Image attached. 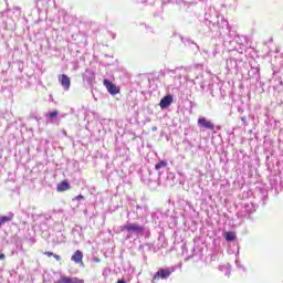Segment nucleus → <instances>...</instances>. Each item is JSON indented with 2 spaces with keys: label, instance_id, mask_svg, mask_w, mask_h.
Listing matches in <instances>:
<instances>
[{
  "label": "nucleus",
  "instance_id": "1",
  "mask_svg": "<svg viewBox=\"0 0 283 283\" xmlns=\"http://www.w3.org/2000/svg\"><path fill=\"white\" fill-rule=\"evenodd\" d=\"M205 22L208 28H216L217 25L220 34H222V32H231L229 21L224 19V15L216 11V9H210L209 12H206Z\"/></svg>",
  "mask_w": 283,
  "mask_h": 283
},
{
  "label": "nucleus",
  "instance_id": "2",
  "mask_svg": "<svg viewBox=\"0 0 283 283\" xmlns=\"http://www.w3.org/2000/svg\"><path fill=\"white\" fill-rule=\"evenodd\" d=\"M175 74L179 75L178 78H185L193 83V85H198L199 78H202V65L197 64L195 66L177 67Z\"/></svg>",
  "mask_w": 283,
  "mask_h": 283
},
{
  "label": "nucleus",
  "instance_id": "3",
  "mask_svg": "<svg viewBox=\"0 0 283 283\" xmlns=\"http://www.w3.org/2000/svg\"><path fill=\"white\" fill-rule=\"evenodd\" d=\"M247 43V36L238 35L235 31H224L223 32V45L228 50H235V44L244 45Z\"/></svg>",
  "mask_w": 283,
  "mask_h": 283
},
{
  "label": "nucleus",
  "instance_id": "4",
  "mask_svg": "<svg viewBox=\"0 0 283 283\" xmlns=\"http://www.w3.org/2000/svg\"><path fill=\"white\" fill-rule=\"evenodd\" d=\"M120 231L127 233L126 240L129 238H140V235H145L147 228L145 224H140L138 222H126L124 226H120Z\"/></svg>",
  "mask_w": 283,
  "mask_h": 283
},
{
  "label": "nucleus",
  "instance_id": "5",
  "mask_svg": "<svg viewBox=\"0 0 283 283\" xmlns=\"http://www.w3.org/2000/svg\"><path fill=\"white\" fill-rule=\"evenodd\" d=\"M255 213V205L245 202L241 205V209L237 212L239 224H242L244 220H251V214Z\"/></svg>",
  "mask_w": 283,
  "mask_h": 283
},
{
  "label": "nucleus",
  "instance_id": "6",
  "mask_svg": "<svg viewBox=\"0 0 283 283\" xmlns=\"http://www.w3.org/2000/svg\"><path fill=\"white\" fill-rule=\"evenodd\" d=\"M172 273H176V268H160L153 276L151 283L160 282V280H167L171 277Z\"/></svg>",
  "mask_w": 283,
  "mask_h": 283
},
{
  "label": "nucleus",
  "instance_id": "7",
  "mask_svg": "<svg viewBox=\"0 0 283 283\" xmlns=\"http://www.w3.org/2000/svg\"><path fill=\"white\" fill-rule=\"evenodd\" d=\"M197 125L199 128L201 129H209L210 132H220V129H222L221 126H216V124H213V122L207 119V117H199Z\"/></svg>",
  "mask_w": 283,
  "mask_h": 283
},
{
  "label": "nucleus",
  "instance_id": "8",
  "mask_svg": "<svg viewBox=\"0 0 283 283\" xmlns=\"http://www.w3.org/2000/svg\"><path fill=\"white\" fill-rule=\"evenodd\" d=\"M57 81L64 92H70V87H72V80L66 74H61L57 76Z\"/></svg>",
  "mask_w": 283,
  "mask_h": 283
},
{
  "label": "nucleus",
  "instance_id": "9",
  "mask_svg": "<svg viewBox=\"0 0 283 283\" xmlns=\"http://www.w3.org/2000/svg\"><path fill=\"white\" fill-rule=\"evenodd\" d=\"M181 41L186 48H189L193 54H197L199 52L200 48L198 44H196L193 41H191L189 38H181Z\"/></svg>",
  "mask_w": 283,
  "mask_h": 283
},
{
  "label": "nucleus",
  "instance_id": "10",
  "mask_svg": "<svg viewBox=\"0 0 283 283\" xmlns=\"http://www.w3.org/2000/svg\"><path fill=\"white\" fill-rule=\"evenodd\" d=\"M83 81H86L88 85H92V83L96 81V73H94V71H92L91 69H86L83 74Z\"/></svg>",
  "mask_w": 283,
  "mask_h": 283
},
{
  "label": "nucleus",
  "instance_id": "11",
  "mask_svg": "<svg viewBox=\"0 0 283 283\" xmlns=\"http://www.w3.org/2000/svg\"><path fill=\"white\" fill-rule=\"evenodd\" d=\"M171 103H174V95L168 94L160 99L159 106L161 109H167V107H169Z\"/></svg>",
  "mask_w": 283,
  "mask_h": 283
},
{
  "label": "nucleus",
  "instance_id": "12",
  "mask_svg": "<svg viewBox=\"0 0 283 283\" xmlns=\"http://www.w3.org/2000/svg\"><path fill=\"white\" fill-rule=\"evenodd\" d=\"M104 86L106 87L107 92L112 94V96H116V94L120 92L118 88H116L115 84L107 78L104 80Z\"/></svg>",
  "mask_w": 283,
  "mask_h": 283
},
{
  "label": "nucleus",
  "instance_id": "13",
  "mask_svg": "<svg viewBox=\"0 0 283 283\" xmlns=\"http://www.w3.org/2000/svg\"><path fill=\"white\" fill-rule=\"evenodd\" d=\"M57 283H85L83 279L62 276Z\"/></svg>",
  "mask_w": 283,
  "mask_h": 283
},
{
  "label": "nucleus",
  "instance_id": "14",
  "mask_svg": "<svg viewBox=\"0 0 283 283\" xmlns=\"http://www.w3.org/2000/svg\"><path fill=\"white\" fill-rule=\"evenodd\" d=\"M71 261L75 264H83V252H81V250L75 251L71 256Z\"/></svg>",
  "mask_w": 283,
  "mask_h": 283
},
{
  "label": "nucleus",
  "instance_id": "15",
  "mask_svg": "<svg viewBox=\"0 0 283 283\" xmlns=\"http://www.w3.org/2000/svg\"><path fill=\"white\" fill-rule=\"evenodd\" d=\"M14 214L10 212L8 216L0 217V228L8 222H12Z\"/></svg>",
  "mask_w": 283,
  "mask_h": 283
},
{
  "label": "nucleus",
  "instance_id": "16",
  "mask_svg": "<svg viewBox=\"0 0 283 283\" xmlns=\"http://www.w3.org/2000/svg\"><path fill=\"white\" fill-rule=\"evenodd\" d=\"M219 270L224 271V275H227V277L231 275V265L229 263H227L226 265H220Z\"/></svg>",
  "mask_w": 283,
  "mask_h": 283
},
{
  "label": "nucleus",
  "instance_id": "17",
  "mask_svg": "<svg viewBox=\"0 0 283 283\" xmlns=\"http://www.w3.org/2000/svg\"><path fill=\"white\" fill-rule=\"evenodd\" d=\"M67 189H70V182L65 180L57 185V191H67Z\"/></svg>",
  "mask_w": 283,
  "mask_h": 283
},
{
  "label": "nucleus",
  "instance_id": "18",
  "mask_svg": "<svg viewBox=\"0 0 283 283\" xmlns=\"http://www.w3.org/2000/svg\"><path fill=\"white\" fill-rule=\"evenodd\" d=\"M167 165V160H160L155 165V169L156 171H160V169H165Z\"/></svg>",
  "mask_w": 283,
  "mask_h": 283
},
{
  "label": "nucleus",
  "instance_id": "19",
  "mask_svg": "<svg viewBox=\"0 0 283 283\" xmlns=\"http://www.w3.org/2000/svg\"><path fill=\"white\" fill-rule=\"evenodd\" d=\"M224 239L227 240V242H233V240H235V233H233V232H226Z\"/></svg>",
  "mask_w": 283,
  "mask_h": 283
},
{
  "label": "nucleus",
  "instance_id": "20",
  "mask_svg": "<svg viewBox=\"0 0 283 283\" xmlns=\"http://www.w3.org/2000/svg\"><path fill=\"white\" fill-rule=\"evenodd\" d=\"M146 174L148 175V178H145V175H143L142 180H144V181L148 180L149 182H151V180H154V178L151 177V169H147Z\"/></svg>",
  "mask_w": 283,
  "mask_h": 283
},
{
  "label": "nucleus",
  "instance_id": "21",
  "mask_svg": "<svg viewBox=\"0 0 283 283\" xmlns=\"http://www.w3.org/2000/svg\"><path fill=\"white\" fill-rule=\"evenodd\" d=\"M218 54H220V46L216 45L214 50L212 51L211 57L216 59V56H218Z\"/></svg>",
  "mask_w": 283,
  "mask_h": 283
},
{
  "label": "nucleus",
  "instance_id": "22",
  "mask_svg": "<svg viewBox=\"0 0 283 283\" xmlns=\"http://www.w3.org/2000/svg\"><path fill=\"white\" fill-rule=\"evenodd\" d=\"M229 65H231V67H235V65H238V63L235 62V60H227V67H229Z\"/></svg>",
  "mask_w": 283,
  "mask_h": 283
},
{
  "label": "nucleus",
  "instance_id": "23",
  "mask_svg": "<svg viewBox=\"0 0 283 283\" xmlns=\"http://www.w3.org/2000/svg\"><path fill=\"white\" fill-rule=\"evenodd\" d=\"M62 242H65V235H63V233L59 232L57 243L62 244Z\"/></svg>",
  "mask_w": 283,
  "mask_h": 283
},
{
  "label": "nucleus",
  "instance_id": "24",
  "mask_svg": "<svg viewBox=\"0 0 283 283\" xmlns=\"http://www.w3.org/2000/svg\"><path fill=\"white\" fill-rule=\"evenodd\" d=\"M199 84H200L201 92H205V90H207V82L201 81L199 82Z\"/></svg>",
  "mask_w": 283,
  "mask_h": 283
},
{
  "label": "nucleus",
  "instance_id": "25",
  "mask_svg": "<svg viewBox=\"0 0 283 283\" xmlns=\"http://www.w3.org/2000/svg\"><path fill=\"white\" fill-rule=\"evenodd\" d=\"M56 116H59V112H56V111L49 113L50 118H56Z\"/></svg>",
  "mask_w": 283,
  "mask_h": 283
},
{
  "label": "nucleus",
  "instance_id": "26",
  "mask_svg": "<svg viewBox=\"0 0 283 283\" xmlns=\"http://www.w3.org/2000/svg\"><path fill=\"white\" fill-rule=\"evenodd\" d=\"M151 218L153 220L156 222L158 220V216L156 214V212H153L151 213Z\"/></svg>",
  "mask_w": 283,
  "mask_h": 283
},
{
  "label": "nucleus",
  "instance_id": "27",
  "mask_svg": "<svg viewBox=\"0 0 283 283\" xmlns=\"http://www.w3.org/2000/svg\"><path fill=\"white\" fill-rule=\"evenodd\" d=\"M53 258L56 260V262H61V255H59V254H53Z\"/></svg>",
  "mask_w": 283,
  "mask_h": 283
},
{
  "label": "nucleus",
  "instance_id": "28",
  "mask_svg": "<svg viewBox=\"0 0 283 283\" xmlns=\"http://www.w3.org/2000/svg\"><path fill=\"white\" fill-rule=\"evenodd\" d=\"M235 264H237L238 269H243V271H244V266H242V264H240V261H235Z\"/></svg>",
  "mask_w": 283,
  "mask_h": 283
},
{
  "label": "nucleus",
  "instance_id": "29",
  "mask_svg": "<svg viewBox=\"0 0 283 283\" xmlns=\"http://www.w3.org/2000/svg\"><path fill=\"white\" fill-rule=\"evenodd\" d=\"M44 255H48L49 258H52V255H54V253H53V252L48 251V252H44Z\"/></svg>",
  "mask_w": 283,
  "mask_h": 283
},
{
  "label": "nucleus",
  "instance_id": "30",
  "mask_svg": "<svg viewBox=\"0 0 283 283\" xmlns=\"http://www.w3.org/2000/svg\"><path fill=\"white\" fill-rule=\"evenodd\" d=\"M241 122L243 123L244 126H247V117L245 116L241 117Z\"/></svg>",
  "mask_w": 283,
  "mask_h": 283
},
{
  "label": "nucleus",
  "instance_id": "31",
  "mask_svg": "<svg viewBox=\"0 0 283 283\" xmlns=\"http://www.w3.org/2000/svg\"><path fill=\"white\" fill-rule=\"evenodd\" d=\"M83 195H78L77 197H75V200H83Z\"/></svg>",
  "mask_w": 283,
  "mask_h": 283
},
{
  "label": "nucleus",
  "instance_id": "32",
  "mask_svg": "<svg viewBox=\"0 0 283 283\" xmlns=\"http://www.w3.org/2000/svg\"><path fill=\"white\" fill-rule=\"evenodd\" d=\"M0 260H1V261L6 260V254L0 253Z\"/></svg>",
  "mask_w": 283,
  "mask_h": 283
},
{
  "label": "nucleus",
  "instance_id": "33",
  "mask_svg": "<svg viewBox=\"0 0 283 283\" xmlns=\"http://www.w3.org/2000/svg\"><path fill=\"white\" fill-rule=\"evenodd\" d=\"M255 74H260V69H253Z\"/></svg>",
  "mask_w": 283,
  "mask_h": 283
},
{
  "label": "nucleus",
  "instance_id": "34",
  "mask_svg": "<svg viewBox=\"0 0 283 283\" xmlns=\"http://www.w3.org/2000/svg\"><path fill=\"white\" fill-rule=\"evenodd\" d=\"M238 112H239L240 114H243L244 111L239 107V108H238Z\"/></svg>",
  "mask_w": 283,
  "mask_h": 283
},
{
  "label": "nucleus",
  "instance_id": "35",
  "mask_svg": "<svg viewBox=\"0 0 283 283\" xmlns=\"http://www.w3.org/2000/svg\"><path fill=\"white\" fill-rule=\"evenodd\" d=\"M138 1V3H145V1H147V0H137Z\"/></svg>",
  "mask_w": 283,
  "mask_h": 283
},
{
  "label": "nucleus",
  "instance_id": "36",
  "mask_svg": "<svg viewBox=\"0 0 283 283\" xmlns=\"http://www.w3.org/2000/svg\"><path fill=\"white\" fill-rule=\"evenodd\" d=\"M117 283H127V282H125L124 280H119L117 281Z\"/></svg>",
  "mask_w": 283,
  "mask_h": 283
},
{
  "label": "nucleus",
  "instance_id": "37",
  "mask_svg": "<svg viewBox=\"0 0 283 283\" xmlns=\"http://www.w3.org/2000/svg\"><path fill=\"white\" fill-rule=\"evenodd\" d=\"M191 252H192V253L196 252V248H192V249H191Z\"/></svg>",
  "mask_w": 283,
  "mask_h": 283
},
{
  "label": "nucleus",
  "instance_id": "38",
  "mask_svg": "<svg viewBox=\"0 0 283 283\" xmlns=\"http://www.w3.org/2000/svg\"><path fill=\"white\" fill-rule=\"evenodd\" d=\"M191 258H193V255L188 256L187 260H189V259H191Z\"/></svg>",
  "mask_w": 283,
  "mask_h": 283
},
{
  "label": "nucleus",
  "instance_id": "39",
  "mask_svg": "<svg viewBox=\"0 0 283 283\" xmlns=\"http://www.w3.org/2000/svg\"><path fill=\"white\" fill-rule=\"evenodd\" d=\"M113 39H116V34L115 33L113 34Z\"/></svg>",
  "mask_w": 283,
  "mask_h": 283
},
{
  "label": "nucleus",
  "instance_id": "40",
  "mask_svg": "<svg viewBox=\"0 0 283 283\" xmlns=\"http://www.w3.org/2000/svg\"><path fill=\"white\" fill-rule=\"evenodd\" d=\"M156 129H157V128H156V127H154V128H153V132H156Z\"/></svg>",
  "mask_w": 283,
  "mask_h": 283
},
{
  "label": "nucleus",
  "instance_id": "41",
  "mask_svg": "<svg viewBox=\"0 0 283 283\" xmlns=\"http://www.w3.org/2000/svg\"><path fill=\"white\" fill-rule=\"evenodd\" d=\"M96 262H101V260L96 259Z\"/></svg>",
  "mask_w": 283,
  "mask_h": 283
}]
</instances>
